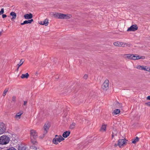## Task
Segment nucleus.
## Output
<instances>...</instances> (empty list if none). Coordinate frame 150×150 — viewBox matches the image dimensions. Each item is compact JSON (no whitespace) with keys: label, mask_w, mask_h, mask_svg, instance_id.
Segmentation results:
<instances>
[{"label":"nucleus","mask_w":150,"mask_h":150,"mask_svg":"<svg viewBox=\"0 0 150 150\" xmlns=\"http://www.w3.org/2000/svg\"><path fill=\"white\" fill-rule=\"evenodd\" d=\"M9 137L6 135H3L0 137V144L1 145H6L9 142Z\"/></svg>","instance_id":"nucleus-1"},{"label":"nucleus","mask_w":150,"mask_h":150,"mask_svg":"<svg viewBox=\"0 0 150 150\" xmlns=\"http://www.w3.org/2000/svg\"><path fill=\"white\" fill-rule=\"evenodd\" d=\"M64 140V139L63 138L61 135H56L55 136V138H54L52 140V142L54 144H58V142H60Z\"/></svg>","instance_id":"nucleus-2"},{"label":"nucleus","mask_w":150,"mask_h":150,"mask_svg":"<svg viewBox=\"0 0 150 150\" xmlns=\"http://www.w3.org/2000/svg\"><path fill=\"white\" fill-rule=\"evenodd\" d=\"M38 136V133L35 130L32 129L30 131V138L36 139Z\"/></svg>","instance_id":"nucleus-3"},{"label":"nucleus","mask_w":150,"mask_h":150,"mask_svg":"<svg viewBox=\"0 0 150 150\" xmlns=\"http://www.w3.org/2000/svg\"><path fill=\"white\" fill-rule=\"evenodd\" d=\"M109 82V81L108 79H106L105 81L102 86V88L103 89L106 90L108 88Z\"/></svg>","instance_id":"nucleus-4"},{"label":"nucleus","mask_w":150,"mask_h":150,"mask_svg":"<svg viewBox=\"0 0 150 150\" xmlns=\"http://www.w3.org/2000/svg\"><path fill=\"white\" fill-rule=\"evenodd\" d=\"M126 142L125 139H119L117 145L121 148L126 144Z\"/></svg>","instance_id":"nucleus-5"},{"label":"nucleus","mask_w":150,"mask_h":150,"mask_svg":"<svg viewBox=\"0 0 150 150\" xmlns=\"http://www.w3.org/2000/svg\"><path fill=\"white\" fill-rule=\"evenodd\" d=\"M136 68L139 69L144 70L150 72V68L146 66L138 65L137 67Z\"/></svg>","instance_id":"nucleus-6"},{"label":"nucleus","mask_w":150,"mask_h":150,"mask_svg":"<svg viewBox=\"0 0 150 150\" xmlns=\"http://www.w3.org/2000/svg\"><path fill=\"white\" fill-rule=\"evenodd\" d=\"M138 27L136 25H133L131 26L127 30L129 31H135L138 29Z\"/></svg>","instance_id":"nucleus-7"},{"label":"nucleus","mask_w":150,"mask_h":150,"mask_svg":"<svg viewBox=\"0 0 150 150\" xmlns=\"http://www.w3.org/2000/svg\"><path fill=\"white\" fill-rule=\"evenodd\" d=\"M50 127V125L49 123H46L44 125V135L46 134L47 132V130L49 129Z\"/></svg>","instance_id":"nucleus-8"},{"label":"nucleus","mask_w":150,"mask_h":150,"mask_svg":"<svg viewBox=\"0 0 150 150\" xmlns=\"http://www.w3.org/2000/svg\"><path fill=\"white\" fill-rule=\"evenodd\" d=\"M62 13H55L53 14V16L56 18L62 19Z\"/></svg>","instance_id":"nucleus-9"},{"label":"nucleus","mask_w":150,"mask_h":150,"mask_svg":"<svg viewBox=\"0 0 150 150\" xmlns=\"http://www.w3.org/2000/svg\"><path fill=\"white\" fill-rule=\"evenodd\" d=\"M24 17L26 19H30L32 18L33 15L31 13H27L24 15Z\"/></svg>","instance_id":"nucleus-10"},{"label":"nucleus","mask_w":150,"mask_h":150,"mask_svg":"<svg viewBox=\"0 0 150 150\" xmlns=\"http://www.w3.org/2000/svg\"><path fill=\"white\" fill-rule=\"evenodd\" d=\"M39 23L41 25H45V26H47L48 24V20L46 18L44 21H41Z\"/></svg>","instance_id":"nucleus-11"},{"label":"nucleus","mask_w":150,"mask_h":150,"mask_svg":"<svg viewBox=\"0 0 150 150\" xmlns=\"http://www.w3.org/2000/svg\"><path fill=\"white\" fill-rule=\"evenodd\" d=\"M71 15L65 14L62 13V19H68L71 17Z\"/></svg>","instance_id":"nucleus-12"},{"label":"nucleus","mask_w":150,"mask_h":150,"mask_svg":"<svg viewBox=\"0 0 150 150\" xmlns=\"http://www.w3.org/2000/svg\"><path fill=\"white\" fill-rule=\"evenodd\" d=\"M5 130V128L3 125L0 124V134L3 133Z\"/></svg>","instance_id":"nucleus-13"},{"label":"nucleus","mask_w":150,"mask_h":150,"mask_svg":"<svg viewBox=\"0 0 150 150\" xmlns=\"http://www.w3.org/2000/svg\"><path fill=\"white\" fill-rule=\"evenodd\" d=\"M33 19H31L30 20H26L24 21L23 23H21V25H23L26 24L31 23L32 22H33Z\"/></svg>","instance_id":"nucleus-14"},{"label":"nucleus","mask_w":150,"mask_h":150,"mask_svg":"<svg viewBox=\"0 0 150 150\" xmlns=\"http://www.w3.org/2000/svg\"><path fill=\"white\" fill-rule=\"evenodd\" d=\"M70 133V131H66L63 133L62 136L64 138H66L69 135Z\"/></svg>","instance_id":"nucleus-15"},{"label":"nucleus","mask_w":150,"mask_h":150,"mask_svg":"<svg viewBox=\"0 0 150 150\" xmlns=\"http://www.w3.org/2000/svg\"><path fill=\"white\" fill-rule=\"evenodd\" d=\"M132 54H127L124 55V57L125 58H127L130 60H132Z\"/></svg>","instance_id":"nucleus-16"},{"label":"nucleus","mask_w":150,"mask_h":150,"mask_svg":"<svg viewBox=\"0 0 150 150\" xmlns=\"http://www.w3.org/2000/svg\"><path fill=\"white\" fill-rule=\"evenodd\" d=\"M36 139H34V138H30L31 142L34 145H36L38 143L36 141Z\"/></svg>","instance_id":"nucleus-17"},{"label":"nucleus","mask_w":150,"mask_h":150,"mask_svg":"<svg viewBox=\"0 0 150 150\" xmlns=\"http://www.w3.org/2000/svg\"><path fill=\"white\" fill-rule=\"evenodd\" d=\"M10 15L12 16V18L11 19V20L13 19H15L16 17V14L15 12H12L10 13Z\"/></svg>","instance_id":"nucleus-18"},{"label":"nucleus","mask_w":150,"mask_h":150,"mask_svg":"<svg viewBox=\"0 0 150 150\" xmlns=\"http://www.w3.org/2000/svg\"><path fill=\"white\" fill-rule=\"evenodd\" d=\"M24 60L23 59H22L21 60L19 63L17 65L18 66L17 70H18L19 67L21 66L23 63Z\"/></svg>","instance_id":"nucleus-19"},{"label":"nucleus","mask_w":150,"mask_h":150,"mask_svg":"<svg viewBox=\"0 0 150 150\" xmlns=\"http://www.w3.org/2000/svg\"><path fill=\"white\" fill-rule=\"evenodd\" d=\"M26 149V147L25 146H18V150H25Z\"/></svg>","instance_id":"nucleus-20"},{"label":"nucleus","mask_w":150,"mask_h":150,"mask_svg":"<svg viewBox=\"0 0 150 150\" xmlns=\"http://www.w3.org/2000/svg\"><path fill=\"white\" fill-rule=\"evenodd\" d=\"M29 76V75L28 74V73H26L25 74H22L21 76V77L22 79H23V78H28V77Z\"/></svg>","instance_id":"nucleus-21"},{"label":"nucleus","mask_w":150,"mask_h":150,"mask_svg":"<svg viewBox=\"0 0 150 150\" xmlns=\"http://www.w3.org/2000/svg\"><path fill=\"white\" fill-rule=\"evenodd\" d=\"M120 112V110L119 109H116L114 110L112 113L114 115H116L119 113Z\"/></svg>","instance_id":"nucleus-22"},{"label":"nucleus","mask_w":150,"mask_h":150,"mask_svg":"<svg viewBox=\"0 0 150 150\" xmlns=\"http://www.w3.org/2000/svg\"><path fill=\"white\" fill-rule=\"evenodd\" d=\"M115 108H121L122 105V104H119L118 103H115Z\"/></svg>","instance_id":"nucleus-23"},{"label":"nucleus","mask_w":150,"mask_h":150,"mask_svg":"<svg viewBox=\"0 0 150 150\" xmlns=\"http://www.w3.org/2000/svg\"><path fill=\"white\" fill-rule=\"evenodd\" d=\"M139 138L137 137L135 139L133 140L132 142L133 144H135L139 141Z\"/></svg>","instance_id":"nucleus-24"},{"label":"nucleus","mask_w":150,"mask_h":150,"mask_svg":"<svg viewBox=\"0 0 150 150\" xmlns=\"http://www.w3.org/2000/svg\"><path fill=\"white\" fill-rule=\"evenodd\" d=\"M22 114V111H21L19 112L18 113H17L16 115V117L17 118L18 117L19 118H20V117L21 116V115Z\"/></svg>","instance_id":"nucleus-25"},{"label":"nucleus","mask_w":150,"mask_h":150,"mask_svg":"<svg viewBox=\"0 0 150 150\" xmlns=\"http://www.w3.org/2000/svg\"><path fill=\"white\" fill-rule=\"evenodd\" d=\"M76 125V123L74 122H73L71 124V125L70 126V128L71 129H73L75 126Z\"/></svg>","instance_id":"nucleus-26"},{"label":"nucleus","mask_w":150,"mask_h":150,"mask_svg":"<svg viewBox=\"0 0 150 150\" xmlns=\"http://www.w3.org/2000/svg\"><path fill=\"white\" fill-rule=\"evenodd\" d=\"M117 134V132L115 130H114L112 131V137L113 138L114 136L116 135Z\"/></svg>","instance_id":"nucleus-27"},{"label":"nucleus","mask_w":150,"mask_h":150,"mask_svg":"<svg viewBox=\"0 0 150 150\" xmlns=\"http://www.w3.org/2000/svg\"><path fill=\"white\" fill-rule=\"evenodd\" d=\"M8 89L7 88H6L5 89V90L4 91L3 94V96H6L7 91H8Z\"/></svg>","instance_id":"nucleus-28"},{"label":"nucleus","mask_w":150,"mask_h":150,"mask_svg":"<svg viewBox=\"0 0 150 150\" xmlns=\"http://www.w3.org/2000/svg\"><path fill=\"white\" fill-rule=\"evenodd\" d=\"M120 42H115L113 43L114 45L117 46H120Z\"/></svg>","instance_id":"nucleus-29"},{"label":"nucleus","mask_w":150,"mask_h":150,"mask_svg":"<svg viewBox=\"0 0 150 150\" xmlns=\"http://www.w3.org/2000/svg\"><path fill=\"white\" fill-rule=\"evenodd\" d=\"M106 128V125H103L101 127L100 129L101 130H103V131H105Z\"/></svg>","instance_id":"nucleus-30"},{"label":"nucleus","mask_w":150,"mask_h":150,"mask_svg":"<svg viewBox=\"0 0 150 150\" xmlns=\"http://www.w3.org/2000/svg\"><path fill=\"white\" fill-rule=\"evenodd\" d=\"M132 60H137V58H136V54H133L132 56Z\"/></svg>","instance_id":"nucleus-31"},{"label":"nucleus","mask_w":150,"mask_h":150,"mask_svg":"<svg viewBox=\"0 0 150 150\" xmlns=\"http://www.w3.org/2000/svg\"><path fill=\"white\" fill-rule=\"evenodd\" d=\"M125 44H126V43L125 44L122 42H120V46L124 47Z\"/></svg>","instance_id":"nucleus-32"},{"label":"nucleus","mask_w":150,"mask_h":150,"mask_svg":"<svg viewBox=\"0 0 150 150\" xmlns=\"http://www.w3.org/2000/svg\"><path fill=\"white\" fill-rule=\"evenodd\" d=\"M4 8H2L1 9V11H0V15L3 14L4 13Z\"/></svg>","instance_id":"nucleus-33"},{"label":"nucleus","mask_w":150,"mask_h":150,"mask_svg":"<svg viewBox=\"0 0 150 150\" xmlns=\"http://www.w3.org/2000/svg\"><path fill=\"white\" fill-rule=\"evenodd\" d=\"M35 146V145L32 146L31 147V149H34V150H36L37 149V147L36 146Z\"/></svg>","instance_id":"nucleus-34"},{"label":"nucleus","mask_w":150,"mask_h":150,"mask_svg":"<svg viewBox=\"0 0 150 150\" xmlns=\"http://www.w3.org/2000/svg\"><path fill=\"white\" fill-rule=\"evenodd\" d=\"M12 101L15 102L16 101V97L15 96H13L12 98Z\"/></svg>","instance_id":"nucleus-35"},{"label":"nucleus","mask_w":150,"mask_h":150,"mask_svg":"<svg viewBox=\"0 0 150 150\" xmlns=\"http://www.w3.org/2000/svg\"><path fill=\"white\" fill-rule=\"evenodd\" d=\"M7 150H16L15 148L13 147H11L8 149Z\"/></svg>","instance_id":"nucleus-36"},{"label":"nucleus","mask_w":150,"mask_h":150,"mask_svg":"<svg viewBox=\"0 0 150 150\" xmlns=\"http://www.w3.org/2000/svg\"><path fill=\"white\" fill-rule=\"evenodd\" d=\"M88 77V75L87 74H85L83 76V78L84 79H86Z\"/></svg>","instance_id":"nucleus-37"},{"label":"nucleus","mask_w":150,"mask_h":150,"mask_svg":"<svg viewBox=\"0 0 150 150\" xmlns=\"http://www.w3.org/2000/svg\"><path fill=\"white\" fill-rule=\"evenodd\" d=\"M136 58H137V60L140 59V57L138 54H136Z\"/></svg>","instance_id":"nucleus-38"},{"label":"nucleus","mask_w":150,"mask_h":150,"mask_svg":"<svg viewBox=\"0 0 150 150\" xmlns=\"http://www.w3.org/2000/svg\"><path fill=\"white\" fill-rule=\"evenodd\" d=\"M7 17V16L6 14H3L2 15V17L4 18Z\"/></svg>","instance_id":"nucleus-39"},{"label":"nucleus","mask_w":150,"mask_h":150,"mask_svg":"<svg viewBox=\"0 0 150 150\" xmlns=\"http://www.w3.org/2000/svg\"><path fill=\"white\" fill-rule=\"evenodd\" d=\"M27 101H24L23 105H26L27 104Z\"/></svg>","instance_id":"nucleus-40"},{"label":"nucleus","mask_w":150,"mask_h":150,"mask_svg":"<svg viewBox=\"0 0 150 150\" xmlns=\"http://www.w3.org/2000/svg\"><path fill=\"white\" fill-rule=\"evenodd\" d=\"M145 58V57L144 56H142L140 57V59H144Z\"/></svg>","instance_id":"nucleus-41"},{"label":"nucleus","mask_w":150,"mask_h":150,"mask_svg":"<svg viewBox=\"0 0 150 150\" xmlns=\"http://www.w3.org/2000/svg\"><path fill=\"white\" fill-rule=\"evenodd\" d=\"M3 31V30H2L1 32H0V37L1 36V35L2 34V32Z\"/></svg>","instance_id":"nucleus-42"},{"label":"nucleus","mask_w":150,"mask_h":150,"mask_svg":"<svg viewBox=\"0 0 150 150\" xmlns=\"http://www.w3.org/2000/svg\"><path fill=\"white\" fill-rule=\"evenodd\" d=\"M147 99L150 100V96H148L147 97Z\"/></svg>","instance_id":"nucleus-43"},{"label":"nucleus","mask_w":150,"mask_h":150,"mask_svg":"<svg viewBox=\"0 0 150 150\" xmlns=\"http://www.w3.org/2000/svg\"><path fill=\"white\" fill-rule=\"evenodd\" d=\"M114 146L115 147H116L117 146V145L116 144H115Z\"/></svg>","instance_id":"nucleus-44"},{"label":"nucleus","mask_w":150,"mask_h":150,"mask_svg":"<svg viewBox=\"0 0 150 150\" xmlns=\"http://www.w3.org/2000/svg\"><path fill=\"white\" fill-rule=\"evenodd\" d=\"M148 104L150 106V102L148 103Z\"/></svg>","instance_id":"nucleus-45"},{"label":"nucleus","mask_w":150,"mask_h":150,"mask_svg":"<svg viewBox=\"0 0 150 150\" xmlns=\"http://www.w3.org/2000/svg\"><path fill=\"white\" fill-rule=\"evenodd\" d=\"M128 46H130V44H129L128 45Z\"/></svg>","instance_id":"nucleus-46"},{"label":"nucleus","mask_w":150,"mask_h":150,"mask_svg":"<svg viewBox=\"0 0 150 150\" xmlns=\"http://www.w3.org/2000/svg\"><path fill=\"white\" fill-rule=\"evenodd\" d=\"M38 74V73L37 72L36 73V75H37V74Z\"/></svg>","instance_id":"nucleus-47"}]
</instances>
